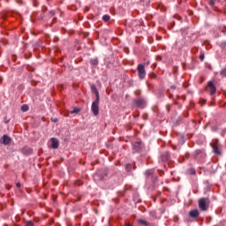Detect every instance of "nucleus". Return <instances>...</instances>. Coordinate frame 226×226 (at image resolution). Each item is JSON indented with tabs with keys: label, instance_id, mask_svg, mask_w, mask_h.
Here are the masks:
<instances>
[{
	"label": "nucleus",
	"instance_id": "nucleus-1",
	"mask_svg": "<svg viewBox=\"0 0 226 226\" xmlns=\"http://www.w3.org/2000/svg\"><path fill=\"white\" fill-rule=\"evenodd\" d=\"M209 199L207 198H201L199 200V207L200 211H207L209 209Z\"/></svg>",
	"mask_w": 226,
	"mask_h": 226
},
{
	"label": "nucleus",
	"instance_id": "nucleus-2",
	"mask_svg": "<svg viewBox=\"0 0 226 226\" xmlns=\"http://www.w3.org/2000/svg\"><path fill=\"white\" fill-rule=\"evenodd\" d=\"M91 110L94 116H98V114H100V99H95L92 102Z\"/></svg>",
	"mask_w": 226,
	"mask_h": 226
},
{
	"label": "nucleus",
	"instance_id": "nucleus-3",
	"mask_svg": "<svg viewBox=\"0 0 226 226\" xmlns=\"http://www.w3.org/2000/svg\"><path fill=\"white\" fill-rule=\"evenodd\" d=\"M137 70H138V77H139V79H140L141 80L143 79H146V68L144 67V64H139L138 65Z\"/></svg>",
	"mask_w": 226,
	"mask_h": 226
},
{
	"label": "nucleus",
	"instance_id": "nucleus-4",
	"mask_svg": "<svg viewBox=\"0 0 226 226\" xmlns=\"http://www.w3.org/2000/svg\"><path fill=\"white\" fill-rule=\"evenodd\" d=\"M133 105H134V107H137L138 109H144L146 107V100L142 99V98L134 99Z\"/></svg>",
	"mask_w": 226,
	"mask_h": 226
},
{
	"label": "nucleus",
	"instance_id": "nucleus-5",
	"mask_svg": "<svg viewBox=\"0 0 226 226\" xmlns=\"http://www.w3.org/2000/svg\"><path fill=\"white\" fill-rule=\"evenodd\" d=\"M212 148L215 154H217L219 156L222 154V145H220L218 143H213Z\"/></svg>",
	"mask_w": 226,
	"mask_h": 226
},
{
	"label": "nucleus",
	"instance_id": "nucleus-6",
	"mask_svg": "<svg viewBox=\"0 0 226 226\" xmlns=\"http://www.w3.org/2000/svg\"><path fill=\"white\" fill-rule=\"evenodd\" d=\"M50 142L52 149H57V147H59V139H57V138H51Z\"/></svg>",
	"mask_w": 226,
	"mask_h": 226
},
{
	"label": "nucleus",
	"instance_id": "nucleus-7",
	"mask_svg": "<svg viewBox=\"0 0 226 226\" xmlns=\"http://www.w3.org/2000/svg\"><path fill=\"white\" fill-rule=\"evenodd\" d=\"M132 149L135 153H139L142 149V143L140 141L134 142L132 144Z\"/></svg>",
	"mask_w": 226,
	"mask_h": 226
},
{
	"label": "nucleus",
	"instance_id": "nucleus-8",
	"mask_svg": "<svg viewBox=\"0 0 226 226\" xmlns=\"http://www.w3.org/2000/svg\"><path fill=\"white\" fill-rule=\"evenodd\" d=\"M1 144H4V146H8L11 142V138H10L8 135H4L1 139Z\"/></svg>",
	"mask_w": 226,
	"mask_h": 226
},
{
	"label": "nucleus",
	"instance_id": "nucleus-9",
	"mask_svg": "<svg viewBox=\"0 0 226 226\" xmlns=\"http://www.w3.org/2000/svg\"><path fill=\"white\" fill-rule=\"evenodd\" d=\"M207 86L209 87V93H210L211 96H213V94H215V93H216V87L211 81H208Z\"/></svg>",
	"mask_w": 226,
	"mask_h": 226
},
{
	"label": "nucleus",
	"instance_id": "nucleus-10",
	"mask_svg": "<svg viewBox=\"0 0 226 226\" xmlns=\"http://www.w3.org/2000/svg\"><path fill=\"white\" fill-rule=\"evenodd\" d=\"M91 91H92V93L95 94V100H100V93L98 92L96 86L92 85Z\"/></svg>",
	"mask_w": 226,
	"mask_h": 226
},
{
	"label": "nucleus",
	"instance_id": "nucleus-11",
	"mask_svg": "<svg viewBox=\"0 0 226 226\" xmlns=\"http://www.w3.org/2000/svg\"><path fill=\"white\" fill-rule=\"evenodd\" d=\"M199 215H200V213H199V210H197V209L191 210L189 212V216L191 218H199Z\"/></svg>",
	"mask_w": 226,
	"mask_h": 226
},
{
	"label": "nucleus",
	"instance_id": "nucleus-12",
	"mask_svg": "<svg viewBox=\"0 0 226 226\" xmlns=\"http://www.w3.org/2000/svg\"><path fill=\"white\" fill-rule=\"evenodd\" d=\"M161 158L162 162H167L170 158V154L169 152H164L162 155Z\"/></svg>",
	"mask_w": 226,
	"mask_h": 226
},
{
	"label": "nucleus",
	"instance_id": "nucleus-13",
	"mask_svg": "<svg viewBox=\"0 0 226 226\" xmlns=\"http://www.w3.org/2000/svg\"><path fill=\"white\" fill-rule=\"evenodd\" d=\"M138 222L140 223V225H145V226H148L149 225L148 222H146V221H144L142 219L139 220Z\"/></svg>",
	"mask_w": 226,
	"mask_h": 226
},
{
	"label": "nucleus",
	"instance_id": "nucleus-14",
	"mask_svg": "<svg viewBox=\"0 0 226 226\" xmlns=\"http://www.w3.org/2000/svg\"><path fill=\"white\" fill-rule=\"evenodd\" d=\"M145 174L146 176H153V174H154V170H147Z\"/></svg>",
	"mask_w": 226,
	"mask_h": 226
},
{
	"label": "nucleus",
	"instance_id": "nucleus-15",
	"mask_svg": "<svg viewBox=\"0 0 226 226\" xmlns=\"http://www.w3.org/2000/svg\"><path fill=\"white\" fill-rule=\"evenodd\" d=\"M102 20L104 21V22H109V20H110V16L109 15H104V16H102Z\"/></svg>",
	"mask_w": 226,
	"mask_h": 226
},
{
	"label": "nucleus",
	"instance_id": "nucleus-16",
	"mask_svg": "<svg viewBox=\"0 0 226 226\" xmlns=\"http://www.w3.org/2000/svg\"><path fill=\"white\" fill-rule=\"evenodd\" d=\"M91 64H93L94 66H98V59L94 58L90 61Z\"/></svg>",
	"mask_w": 226,
	"mask_h": 226
},
{
	"label": "nucleus",
	"instance_id": "nucleus-17",
	"mask_svg": "<svg viewBox=\"0 0 226 226\" xmlns=\"http://www.w3.org/2000/svg\"><path fill=\"white\" fill-rule=\"evenodd\" d=\"M22 112H27L29 110V107L27 105L21 106Z\"/></svg>",
	"mask_w": 226,
	"mask_h": 226
},
{
	"label": "nucleus",
	"instance_id": "nucleus-18",
	"mask_svg": "<svg viewBox=\"0 0 226 226\" xmlns=\"http://www.w3.org/2000/svg\"><path fill=\"white\" fill-rule=\"evenodd\" d=\"M80 112V109L74 108L73 110L71 111V114H79Z\"/></svg>",
	"mask_w": 226,
	"mask_h": 226
},
{
	"label": "nucleus",
	"instance_id": "nucleus-19",
	"mask_svg": "<svg viewBox=\"0 0 226 226\" xmlns=\"http://www.w3.org/2000/svg\"><path fill=\"white\" fill-rule=\"evenodd\" d=\"M220 75L222 76V77H226V68L221 70Z\"/></svg>",
	"mask_w": 226,
	"mask_h": 226
},
{
	"label": "nucleus",
	"instance_id": "nucleus-20",
	"mask_svg": "<svg viewBox=\"0 0 226 226\" xmlns=\"http://www.w3.org/2000/svg\"><path fill=\"white\" fill-rule=\"evenodd\" d=\"M25 225H26V226H34V223H33L32 221H26V222H25Z\"/></svg>",
	"mask_w": 226,
	"mask_h": 226
},
{
	"label": "nucleus",
	"instance_id": "nucleus-21",
	"mask_svg": "<svg viewBox=\"0 0 226 226\" xmlns=\"http://www.w3.org/2000/svg\"><path fill=\"white\" fill-rule=\"evenodd\" d=\"M125 170H126L127 172H130V170H132V164H126V166H125Z\"/></svg>",
	"mask_w": 226,
	"mask_h": 226
},
{
	"label": "nucleus",
	"instance_id": "nucleus-22",
	"mask_svg": "<svg viewBox=\"0 0 226 226\" xmlns=\"http://www.w3.org/2000/svg\"><path fill=\"white\" fill-rule=\"evenodd\" d=\"M209 4L210 6H215V0H210Z\"/></svg>",
	"mask_w": 226,
	"mask_h": 226
},
{
	"label": "nucleus",
	"instance_id": "nucleus-23",
	"mask_svg": "<svg viewBox=\"0 0 226 226\" xmlns=\"http://www.w3.org/2000/svg\"><path fill=\"white\" fill-rule=\"evenodd\" d=\"M49 14H50L52 17H54V15H56V12H55L54 11H49Z\"/></svg>",
	"mask_w": 226,
	"mask_h": 226
},
{
	"label": "nucleus",
	"instance_id": "nucleus-24",
	"mask_svg": "<svg viewBox=\"0 0 226 226\" xmlns=\"http://www.w3.org/2000/svg\"><path fill=\"white\" fill-rule=\"evenodd\" d=\"M51 121H52V123H57V118L52 117V118H51Z\"/></svg>",
	"mask_w": 226,
	"mask_h": 226
},
{
	"label": "nucleus",
	"instance_id": "nucleus-25",
	"mask_svg": "<svg viewBox=\"0 0 226 226\" xmlns=\"http://www.w3.org/2000/svg\"><path fill=\"white\" fill-rule=\"evenodd\" d=\"M200 153H202L201 150H197V151H196V154H197V155L200 154Z\"/></svg>",
	"mask_w": 226,
	"mask_h": 226
},
{
	"label": "nucleus",
	"instance_id": "nucleus-26",
	"mask_svg": "<svg viewBox=\"0 0 226 226\" xmlns=\"http://www.w3.org/2000/svg\"><path fill=\"white\" fill-rule=\"evenodd\" d=\"M190 172H191V174H195V170L191 169V170H190Z\"/></svg>",
	"mask_w": 226,
	"mask_h": 226
},
{
	"label": "nucleus",
	"instance_id": "nucleus-27",
	"mask_svg": "<svg viewBox=\"0 0 226 226\" xmlns=\"http://www.w3.org/2000/svg\"><path fill=\"white\" fill-rule=\"evenodd\" d=\"M16 186H17V188H20V182H18V183L16 184Z\"/></svg>",
	"mask_w": 226,
	"mask_h": 226
},
{
	"label": "nucleus",
	"instance_id": "nucleus-28",
	"mask_svg": "<svg viewBox=\"0 0 226 226\" xmlns=\"http://www.w3.org/2000/svg\"><path fill=\"white\" fill-rule=\"evenodd\" d=\"M200 59H201V61H203L204 60V55H200Z\"/></svg>",
	"mask_w": 226,
	"mask_h": 226
},
{
	"label": "nucleus",
	"instance_id": "nucleus-29",
	"mask_svg": "<svg viewBox=\"0 0 226 226\" xmlns=\"http://www.w3.org/2000/svg\"><path fill=\"white\" fill-rule=\"evenodd\" d=\"M124 226H133L132 223L126 222Z\"/></svg>",
	"mask_w": 226,
	"mask_h": 226
},
{
	"label": "nucleus",
	"instance_id": "nucleus-30",
	"mask_svg": "<svg viewBox=\"0 0 226 226\" xmlns=\"http://www.w3.org/2000/svg\"><path fill=\"white\" fill-rule=\"evenodd\" d=\"M85 11H89V7H86Z\"/></svg>",
	"mask_w": 226,
	"mask_h": 226
},
{
	"label": "nucleus",
	"instance_id": "nucleus-31",
	"mask_svg": "<svg viewBox=\"0 0 226 226\" xmlns=\"http://www.w3.org/2000/svg\"><path fill=\"white\" fill-rule=\"evenodd\" d=\"M150 215H153V216H154L155 213L154 212H151Z\"/></svg>",
	"mask_w": 226,
	"mask_h": 226
},
{
	"label": "nucleus",
	"instance_id": "nucleus-32",
	"mask_svg": "<svg viewBox=\"0 0 226 226\" xmlns=\"http://www.w3.org/2000/svg\"><path fill=\"white\" fill-rule=\"evenodd\" d=\"M173 89H176V87H171Z\"/></svg>",
	"mask_w": 226,
	"mask_h": 226
},
{
	"label": "nucleus",
	"instance_id": "nucleus-33",
	"mask_svg": "<svg viewBox=\"0 0 226 226\" xmlns=\"http://www.w3.org/2000/svg\"><path fill=\"white\" fill-rule=\"evenodd\" d=\"M147 64L149 65V62H147Z\"/></svg>",
	"mask_w": 226,
	"mask_h": 226
}]
</instances>
